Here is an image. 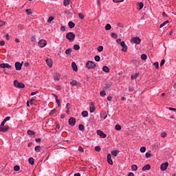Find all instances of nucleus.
Listing matches in <instances>:
<instances>
[{"label":"nucleus","instance_id":"obj_11","mask_svg":"<svg viewBox=\"0 0 176 176\" xmlns=\"http://www.w3.org/2000/svg\"><path fill=\"white\" fill-rule=\"evenodd\" d=\"M97 134L100 135V138H107V134L104 133L101 130H97Z\"/></svg>","mask_w":176,"mask_h":176},{"label":"nucleus","instance_id":"obj_45","mask_svg":"<svg viewBox=\"0 0 176 176\" xmlns=\"http://www.w3.org/2000/svg\"><path fill=\"white\" fill-rule=\"evenodd\" d=\"M98 52H102L104 50V47L102 46V45H100L98 47Z\"/></svg>","mask_w":176,"mask_h":176},{"label":"nucleus","instance_id":"obj_53","mask_svg":"<svg viewBox=\"0 0 176 176\" xmlns=\"http://www.w3.org/2000/svg\"><path fill=\"white\" fill-rule=\"evenodd\" d=\"M78 151H79V152H81L82 153H83V152H85V150H83V147L80 146H78Z\"/></svg>","mask_w":176,"mask_h":176},{"label":"nucleus","instance_id":"obj_29","mask_svg":"<svg viewBox=\"0 0 176 176\" xmlns=\"http://www.w3.org/2000/svg\"><path fill=\"white\" fill-rule=\"evenodd\" d=\"M70 2H71V0H64L63 1L64 6H68V5H69Z\"/></svg>","mask_w":176,"mask_h":176},{"label":"nucleus","instance_id":"obj_43","mask_svg":"<svg viewBox=\"0 0 176 176\" xmlns=\"http://www.w3.org/2000/svg\"><path fill=\"white\" fill-rule=\"evenodd\" d=\"M94 60H95V61L98 62V61H100V60H101V58L100 57V56L96 55V56H95V57H94Z\"/></svg>","mask_w":176,"mask_h":176},{"label":"nucleus","instance_id":"obj_62","mask_svg":"<svg viewBox=\"0 0 176 176\" xmlns=\"http://www.w3.org/2000/svg\"><path fill=\"white\" fill-rule=\"evenodd\" d=\"M56 102L58 104V107H60V100H58V98L56 99Z\"/></svg>","mask_w":176,"mask_h":176},{"label":"nucleus","instance_id":"obj_24","mask_svg":"<svg viewBox=\"0 0 176 176\" xmlns=\"http://www.w3.org/2000/svg\"><path fill=\"white\" fill-rule=\"evenodd\" d=\"M78 129L80 131H85V125L80 124L78 125Z\"/></svg>","mask_w":176,"mask_h":176},{"label":"nucleus","instance_id":"obj_31","mask_svg":"<svg viewBox=\"0 0 176 176\" xmlns=\"http://www.w3.org/2000/svg\"><path fill=\"white\" fill-rule=\"evenodd\" d=\"M72 53V49L68 48L65 50V54H71Z\"/></svg>","mask_w":176,"mask_h":176},{"label":"nucleus","instance_id":"obj_55","mask_svg":"<svg viewBox=\"0 0 176 176\" xmlns=\"http://www.w3.org/2000/svg\"><path fill=\"white\" fill-rule=\"evenodd\" d=\"M54 113H56V109H52V110L50 112L49 115L52 116V115H54Z\"/></svg>","mask_w":176,"mask_h":176},{"label":"nucleus","instance_id":"obj_12","mask_svg":"<svg viewBox=\"0 0 176 176\" xmlns=\"http://www.w3.org/2000/svg\"><path fill=\"white\" fill-rule=\"evenodd\" d=\"M89 111H90L91 113H93L94 112V111H96V107L94 106V102H91L90 103Z\"/></svg>","mask_w":176,"mask_h":176},{"label":"nucleus","instance_id":"obj_20","mask_svg":"<svg viewBox=\"0 0 176 176\" xmlns=\"http://www.w3.org/2000/svg\"><path fill=\"white\" fill-rule=\"evenodd\" d=\"M81 115L83 118H87L89 116V112H87V111H84L81 113Z\"/></svg>","mask_w":176,"mask_h":176},{"label":"nucleus","instance_id":"obj_63","mask_svg":"<svg viewBox=\"0 0 176 176\" xmlns=\"http://www.w3.org/2000/svg\"><path fill=\"white\" fill-rule=\"evenodd\" d=\"M107 101H112V96H109L107 98Z\"/></svg>","mask_w":176,"mask_h":176},{"label":"nucleus","instance_id":"obj_40","mask_svg":"<svg viewBox=\"0 0 176 176\" xmlns=\"http://www.w3.org/2000/svg\"><path fill=\"white\" fill-rule=\"evenodd\" d=\"M34 151H35V152H41V146H36L34 148Z\"/></svg>","mask_w":176,"mask_h":176},{"label":"nucleus","instance_id":"obj_23","mask_svg":"<svg viewBox=\"0 0 176 176\" xmlns=\"http://www.w3.org/2000/svg\"><path fill=\"white\" fill-rule=\"evenodd\" d=\"M118 153H119V151H118V150L111 151L112 156H114L115 157H116V156H118Z\"/></svg>","mask_w":176,"mask_h":176},{"label":"nucleus","instance_id":"obj_46","mask_svg":"<svg viewBox=\"0 0 176 176\" xmlns=\"http://www.w3.org/2000/svg\"><path fill=\"white\" fill-rule=\"evenodd\" d=\"M53 20H54V17L53 16H50L47 19V23H52V21H53Z\"/></svg>","mask_w":176,"mask_h":176},{"label":"nucleus","instance_id":"obj_10","mask_svg":"<svg viewBox=\"0 0 176 176\" xmlns=\"http://www.w3.org/2000/svg\"><path fill=\"white\" fill-rule=\"evenodd\" d=\"M76 123V119H75V118L74 117H71L69 119V124L70 126H74Z\"/></svg>","mask_w":176,"mask_h":176},{"label":"nucleus","instance_id":"obj_9","mask_svg":"<svg viewBox=\"0 0 176 176\" xmlns=\"http://www.w3.org/2000/svg\"><path fill=\"white\" fill-rule=\"evenodd\" d=\"M168 167V162H165L161 164L160 168L162 171H166Z\"/></svg>","mask_w":176,"mask_h":176},{"label":"nucleus","instance_id":"obj_39","mask_svg":"<svg viewBox=\"0 0 176 176\" xmlns=\"http://www.w3.org/2000/svg\"><path fill=\"white\" fill-rule=\"evenodd\" d=\"M166 24H168V21H165L163 23L160 25V28H163Z\"/></svg>","mask_w":176,"mask_h":176},{"label":"nucleus","instance_id":"obj_36","mask_svg":"<svg viewBox=\"0 0 176 176\" xmlns=\"http://www.w3.org/2000/svg\"><path fill=\"white\" fill-rule=\"evenodd\" d=\"M73 49H74V50H79V49H80V46H79L78 44H75L73 47Z\"/></svg>","mask_w":176,"mask_h":176},{"label":"nucleus","instance_id":"obj_56","mask_svg":"<svg viewBox=\"0 0 176 176\" xmlns=\"http://www.w3.org/2000/svg\"><path fill=\"white\" fill-rule=\"evenodd\" d=\"M79 170H80V171H86L87 170V168H86V167H80Z\"/></svg>","mask_w":176,"mask_h":176},{"label":"nucleus","instance_id":"obj_41","mask_svg":"<svg viewBox=\"0 0 176 176\" xmlns=\"http://www.w3.org/2000/svg\"><path fill=\"white\" fill-rule=\"evenodd\" d=\"M14 171H20V166L16 165L14 166Z\"/></svg>","mask_w":176,"mask_h":176},{"label":"nucleus","instance_id":"obj_54","mask_svg":"<svg viewBox=\"0 0 176 176\" xmlns=\"http://www.w3.org/2000/svg\"><path fill=\"white\" fill-rule=\"evenodd\" d=\"M124 0H113L114 3H120V2H123Z\"/></svg>","mask_w":176,"mask_h":176},{"label":"nucleus","instance_id":"obj_42","mask_svg":"<svg viewBox=\"0 0 176 176\" xmlns=\"http://www.w3.org/2000/svg\"><path fill=\"white\" fill-rule=\"evenodd\" d=\"M146 151V147H145V146H142L141 148H140V152L142 153H144V152Z\"/></svg>","mask_w":176,"mask_h":176},{"label":"nucleus","instance_id":"obj_6","mask_svg":"<svg viewBox=\"0 0 176 176\" xmlns=\"http://www.w3.org/2000/svg\"><path fill=\"white\" fill-rule=\"evenodd\" d=\"M113 85V84L112 83V82H107L104 84V90H108L109 91Z\"/></svg>","mask_w":176,"mask_h":176},{"label":"nucleus","instance_id":"obj_21","mask_svg":"<svg viewBox=\"0 0 176 176\" xmlns=\"http://www.w3.org/2000/svg\"><path fill=\"white\" fill-rule=\"evenodd\" d=\"M138 76H140V73H135L133 76H131V80H135Z\"/></svg>","mask_w":176,"mask_h":176},{"label":"nucleus","instance_id":"obj_8","mask_svg":"<svg viewBox=\"0 0 176 176\" xmlns=\"http://www.w3.org/2000/svg\"><path fill=\"white\" fill-rule=\"evenodd\" d=\"M23 63H20V62L15 63V69L16 71H21V67H23Z\"/></svg>","mask_w":176,"mask_h":176},{"label":"nucleus","instance_id":"obj_4","mask_svg":"<svg viewBox=\"0 0 176 176\" xmlns=\"http://www.w3.org/2000/svg\"><path fill=\"white\" fill-rule=\"evenodd\" d=\"M14 86L17 89H24L25 85L23 82H19L17 80H14Z\"/></svg>","mask_w":176,"mask_h":176},{"label":"nucleus","instance_id":"obj_17","mask_svg":"<svg viewBox=\"0 0 176 176\" xmlns=\"http://www.w3.org/2000/svg\"><path fill=\"white\" fill-rule=\"evenodd\" d=\"M60 74L58 73H56L54 75V80H56V81H58L60 80Z\"/></svg>","mask_w":176,"mask_h":176},{"label":"nucleus","instance_id":"obj_7","mask_svg":"<svg viewBox=\"0 0 176 176\" xmlns=\"http://www.w3.org/2000/svg\"><path fill=\"white\" fill-rule=\"evenodd\" d=\"M38 45L39 47H45V46H46V45H47V42H46V41L44 39H41L38 41Z\"/></svg>","mask_w":176,"mask_h":176},{"label":"nucleus","instance_id":"obj_22","mask_svg":"<svg viewBox=\"0 0 176 176\" xmlns=\"http://www.w3.org/2000/svg\"><path fill=\"white\" fill-rule=\"evenodd\" d=\"M27 133L28 135H35L36 134L35 131L31 130H28Z\"/></svg>","mask_w":176,"mask_h":176},{"label":"nucleus","instance_id":"obj_61","mask_svg":"<svg viewBox=\"0 0 176 176\" xmlns=\"http://www.w3.org/2000/svg\"><path fill=\"white\" fill-rule=\"evenodd\" d=\"M120 43V46H122V47H123L124 46L126 45V43H124V41H121Z\"/></svg>","mask_w":176,"mask_h":176},{"label":"nucleus","instance_id":"obj_14","mask_svg":"<svg viewBox=\"0 0 176 176\" xmlns=\"http://www.w3.org/2000/svg\"><path fill=\"white\" fill-rule=\"evenodd\" d=\"M0 67L10 69V68H12V66L10 65H9L8 63H1V64H0Z\"/></svg>","mask_w":176,"mask_h":176},{"label":"nucleus","instance_id":"obj_37","mask_svg":"<svg viewBox=\"0 0 176 176\" xmlns=\"http://www.w3.org/2000/svg\"><path fill=\"white\" fill-rule=\"evenodd\" d=\"M141 58H142V60L145 61V60H146V58H148V56H146V54H143L141 55Z\"/></svg>","mask_w":176,"mask_h":176},{"label":"nucleus","instance_id":"obj_44","mask_svg":"<svg viewBox=\"0 0 176 176\" xmlns=\"http://www.w3.org/2000/svg\"><path fill=\"white\" fill-rule=\"evenodd\" d=\"M100 94L101 97H105V96H107V93L105 92V91H101L100 92Z\"/></svg>","mask_w":176,"mask_h":176},{"label":"nucleus","instance_id":"obj_19","mask_svg":"<svg viewBox=\"0 0 176 176\" xmlns=\"http://www.w3.org/2000/svg\"><path fill=\"white\" fill-rule=\"evenodd\" d=\"M142 8H144V3H142V2L138 3V8H137V9H138V10H141V9H142Z\"/></svg>","mask_w":176,"mask_h":176},{"label":"nucleus","instance_id":"obj_58","mask_svg":"<svg viewBox=\"0 0 176 176\" xmlns=\"http://www.w3.org/2000/svg\"><path fill=\"white\" fill-rule=\"evenodd\" d=\"M129 91H134V87L133 86H129Z\"/></svg>","mask_w":176,"mask_h":176},{"label":"nucleus","instance_id":"obj_5","mask_svg":"<svg viewBox=\"0 0 176 176\" xmlns=\"http://www.w3.org/2000/svg\"><path fill=\"white\" fill-rule=\"evenodd\" d=\"M131 43H135V45H140L141 43V38L140 37H133L131 39Z\"/></svg>","mask_w":176,"mask_h":176},{"label":"nucleus","instance_id":"obj_60","mask_svg":"<svg viewBox=\"0 0 176 176\" xmlns=\"http://www.w3.org/2000/svg\"><path fill=\"white\" fill-rule=\"evenodd\" d=\"M0 46H5V41H0Z\"/></svg>","mask_w":176,"mask_h":176},{"label":"nucleus","instance_id":"obj_48","mask_svg":"<svg viewBox=\"0 0 176 176\" xmlns=\"http://www.w3.org/2000/svg\"><path fill=\"white\" fill-rule=\"evenodd\" d=\"M95 151H96V152H100V151H101V147H100V146H96L95 147Z\"/></svg>","mask_w":176,"mask_h":176},{"label":"nucleus","instance_id":"obj_59","mask_svg":"<svg viewBox=\"0 0 176 176\" xmlns=\"http://www.w3.org/2000/svg\"><path fill=\"white\" fill-rule=\"evenodd\" d=\"M164 63H166V60L164 59H162L160 63V67H163V65H164Z\"/></svg>","mask_w":176,"mask_h":176},{"label":"nucleus","instance_id":"obj_50","mask_svg":"<svg viewBox=\"0 0 176 176\" xmlns=\"http://www.w3.org/2000/svg\"><path fill=\"white\" fill-rule=\"evenodd\" d=\"M78 17H80V19L81 20H83L85 19V15H83V14H82V13H79L78 14Z\"/></svg>","mask_w":176,"mask_h":176},{"label":"nucleus","instance_id":"obj_18","mask_svg":"<svg viewBox=\"0 0 176 176\" xmlns=\"http://www.w3.org/2000/svg\"><path fill=\"white\" fill-rule=\"evenodd\" d=\"M142 171H146V170H151V165L150 164H146L144 166L142 167Z\"/></svg>","mask_w":176,"mask_h":176},{"label":"nucleus","instance_id":"obj_30","mask_svg":"<svg viewBox=\"0 0 176 176\" xmlns=\"http://www.w3.org/2000/svg\"><path fill=\"white\" fill-rule=\"evenodd\" d=\"M71 86H78V81L73 80L71 82H70Z\"/></svg>","mask_w":176,"mask_h":176},{"label":"nucleus","instance_id":"obj_15","mask_svg":"<svg viewBox=\"0 0 176 176\" xmlns=\"http://www.w3.org/2000/svg\"><path fill=\"white\" fill-rule=\"evenodd\" d=\"M45 61H46L48 67H50V68H52V67H53V62H52V59L47 58Z\"/></svg>","mask_w":176,"mask_h":176},{"label":"nucleus","instance_id":"obj_51","mask_svg":"<svg viewBox=\"0 0 176 176\" xmlns=\"http://www.w3.org/2000/svg\"><path fill=\"white\" fill-rule=\"evenodd\" d=\"M153 65L155 67L156 69H159V63L158 62L154 63Z\"/></svg>","mask_w":176,"mask_h":176},{"label":"nucleus","instance_id":"obj_33","mask_svg":"<svg viewBox=\"0 0 176 176\" xmlns=\"http://www.w3.org/2000/svg\"><path fill=\"white\" fill-rule=\"evenodd\" d=\"M68 25H69V28H74L75 27V24L72 21H69L68 23Z\"/></svg>","mask_w":176,"mask_h":176},{"label":"nucleus","instance_id":"obj_3","mask_svg":"<svg viewBox=\"0 0 176 176\" xmlns=\"http://www.w3.org/2000/svg\"><path fill=\"white\" fill-rule=\"evenodd\" d=\"M86 67L88 69H94L97 65L91 60H88L86 63Z\"/></svg>","mask_w":176,"mask_h":176},{"label":"nucleus","instance_id":"obj_34","mask_svg":"<svg viewBox=\"0 0 176 176\" xmlns=\"http://www.w3.org/2000/svg\"><path fill=\"white\" fill-rule=\"evenodd\" d=\"M111 36V38H113V39H118V34L116 33L112 32Z\"/></svg>","mask_w":176,"mask_h":176},{"label":"nucleus","instance_id":"obj_1","mask_svg":"<svg viewBox=\"0 0 176 176\" xmlns=\"http://www.w3.org/2000/svg\"><path fill=\"white\" fill-rule=\"evenodd\" d=\"M8 120H10V117H6L4 118L3 122L0 124V133H6V131H9V126L5 125V123L6 122H8Z\"/></svg>","mask_w":176,"mask_h":176},{"label":"nucleus","instance_id":"obj_64","mask_svg":"<svg viewBox=\"0 0 176 176\" xmlns=\"http://www.w3.org/2000/svg\"><path fill=\"white\" fill-rule=\"evenodd\" d=\"M60 31H65V26H61Z\"/></svg>","mask_w":176,"mask_h":176},{"label":"nucleus","instance_id":"obj_57","mask_svg":"<svg viewBox=\"0 0 176 176\" xmlns=\"http://www.w3.org/2000/svg\"><path fill=\"white\" fill-rule=\"evenodd\" d=\"M122 52H127V45L122 47Z\"/></svg>","mask_w":176,"mask_h":176},{"label":"nucleus","instance_id":"obj_2","mask_svg":"<svg viewBox=\"0 0 176 176\" xmlns=\"http://www.w3.org/2000/svg\"><path fill=\"white\" fill-rule=\"evenodd\" d=\"M66 38L68 39L69 42H74V41H75V34L72 32H68L66 34Z\"/></svg>","mask_w":176,"mask_h":176},{"label":"nucleus","instance_id":"obj_13","mask_svg":"<svg viewBox=\"0 0 176 176\" xmlns=\"http://www.w3.org/2000/svg\"><path fill=\"white\" fill-rule=\"evenodd\" d=\"M107 162L112 166V164H113V162L112 161V155H111V154H108L107 155Z\"/></svg>","mask_w":176,"mask_h":176},{"label":"nucleus","instance_id":"obj_26","mask_svg":"<svg viewBox=\"0 0 176 176\" xmlns=\"http://www.w3.org/2000/svg\"><path fill=\"white\" fill-rule=\"evenodd\" d=\"M28 162H29L30 164H31L32 166H34V164L35 163V161H34V158H32V157L29 158Z\"/></svg>","mask_w":176,"mask_h":176},{"label":"nucleus","instance_id":"obj_49","mask_svg":"<svg viewBox=\"0 0 176 176\" xmlns=\"http://www.w3.org/2000/svg\"><path fill=\"white\" fill-rule=\"evenodd\" d=\"M161 137H162V138H166V137H167V133H166V132H162V133H161Z\"/></svg>","mask_w":176,"mask_h":176},{"label":"nucleus","instance_id":"obj_25","mask_svg":"<svg viewBox=\"0 0 176 176\" xmlns=\"http://www.w3.org/2000/svg\"><path fill=\"white\" fill-rule=\"evenodd\" d=\"M107 113H105V112H103V113H100V118H101V119H104V120H105V119H107Z\"/></svg>","mask_w":176,"mask_h":176},{"label":"nucleus","instance_id":"obj_38","mask_svg":"<svg viewBox=\"0 0 176 176\" xmlns=\"http://www.w3.org/2000/svg\"><path fill=\"white\" fill-rule=\"evenodd\" d=\"M116 130H117L118 131L122 130V126L120 124H116L115 126Z\"/></svg>","mask_w":176,"mask_h":176},{"label":"nucleus","instance_id":"obj_16","mask_svg":"<svg viewBox=\"0 0 176 176\" xmlns=\"http://www.w3.org/2000/svg\"><path fill=\"white\" fill-rule=\"evenodd\" d=\"M72 67L73 69V71L76 72L78 71V66L76 65V63L75 62L72 63Z\"/></svg>","mask_w":176,"mask_h":176},{"label":"nucleus","instance_id":"obj_52","mask_svg":"<svg viewBox=\"0 0 176 176\" xmlns=\"http://www.w3.org/2000/svg\"><path fill=\"white\" fill-rule=\"evenodd\" d=\"M145 156L148 159V157H152V154L151 153H146Z\"/></svg>","mask_w":176,"mask_h":176},{"label":"nucleus","instance_id":"obj_35","mask_svg":"<svg viewBox=\"0 0 176 176\" xmlns=\"http://www.w3.org/2000/svg\"><path fill=\"white\" fill-rule=\"evenodd\" d=\"M25 12H26L27 14H28V16H30V14H32V10H31V9H26Z\"/></svg>","mask_w":176,"mask_h":176},{"label":"nucleus","instance_id":"obj_28","mask_svg":"<svg viewBox=\"0 0 176 176\" xmlns=\"http://www.w3.org/2000/svg\"><path fill=\"white\" fill-rule=\"evenodd\" d=\"M131 170H132L133 171H137V170H138V166H137L136 164H133V165L131 166Z\"/></svg>","mask_w":176,"mask_h":176},{"label":"nucleus","instance_id":"obj_47","mask_svg":"<svg viewBox=\"0 0 176 176\" xmlns=\"http://www.w3.org/2000/svg\"><path fill=\"white\" fill-rule=\"evenodd\" d=\"M18 30H24V25H23V24H19V25H18Z\"/></svg>","mask_w":176,"mask_h":176},{"label":"nucleus","instance_id":"obj_27","mask_svg":"<svg viewBox=\"0 0 176 176\" xmlns=\"http://www.w3.org/2000/svg\"><path fill=\"white\" fill-rule=\"evenodd\" d=\"M102 71L104 72H106L107 74H108V72H109V67H107V66H104L102 67Z\"/></svg>","mask_w":176,"mask_h":176},{"label":"nucleus","instance_id":"obj_32","mask_svg":"<svg viewBox=\"0 0 176 176\" xmlns=\"http://www.w3.org/2000/svg\"><path fill=\"white\" fill-rule=\"evenodd\" d=\"M111 28H112V26H111V24L107 23V24L105 25V30H106V31H109V30H111Z\"/></svg>","mask_w":176,"mask_h":176}]
</instances>
